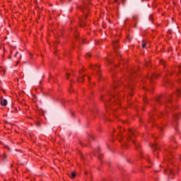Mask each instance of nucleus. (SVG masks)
<instances>
[{
	"instance_id": "obj_19",
	"label": "nucleus",
	"mask_w": 181,
	"mask_h": 181,
	"mask_svg": "<svg viewBox=\"0 0 181 181\" xmlns=\"http://www.w3.org/2000/svg\"><path fill=\"white\" fill-rule=\"evenodd\" d=\"M18 54H19V52H17V54H16V56H18Z\"/></svg>"
},
{
	"instance_id": "obj_30",
	"label": "nucleus",
	"mask_w": 181,
	"mask_h": 181,
	"mask_svg": "<svg viewBox=\"0 0 181 181\" xmlns=\"http://www.w3.org/2000/svg\"><path fill=\"white\" fill-rule=\"evenodd\" d=\"M73 76H74V74H73Z\"/></svg>"
},
{
	"instance_id": "obj_23",
	"label": "nucleus",
	"mask_w": 181,
	"mask_h": 181,
	"mask_svg": "<svg viewBox=\"0 0 181 181\" xmlns=\"http://www.w3.org/2000/svg\"><path fill=\"white\" fill-rule=\"evenodd\" d=\"M152 78V76H150V78Z\"/></svg>"
},
{
	"instance_id": "obj_13",
	"label": "nucleus",
	"mask_w": 181,
	"mask_h": 181,
	"mask_svg": "<svg viewBox=\"0 0 181 181\" xmlns=\"http://www.w3.org/2000/svg\"><path fill=\"white\" fill-rule=\"evenodd\" d=\"M97 76H98L100 77V73H99L98 70H97Z\"/></svg>"
},
{
	"instance_id": "obj_29",
	"label": "nucleus",
	"mask_w": 181,
	"mask_h": 181,
	"mask_svg": "<svg viewBox=\"0 0 181 181\" xmlns=\"http://www.w3.org/2000/svg\"><path fill=\"white\" fill-rule=\"evenodd\" d=\"M117 0H115V2H117Z\"/></svg>"
},
{
	"instance_id": "obj_1",
	"label": "nucleus",
	"mask_w": 181,
	"mask_h": 181,
	"mask_svg": "<svg viewBox=\"0 0 181 181\" xmlns=\"http://www.w3.org/2000/svg\"><path fill=\"white\" fill-rule=\"evenodd\" d=\"M128 141H132L133 144H134L136 149H138V147H139V143H136L134 139H132V137L131 136V134L129 135V137L127 138Z\"/></svg>"
},
{
	"instance_id": "obj_4",
	"label": "nucleus",
	"mask_w": 181,
	"mask_h": 181,
	"mask_svg": "<svg viewBox=\"0 0 181 181\" xmlns=\"http://www.w3.org/2000/svg\"><path fill=\"white\" fill-rule=\"evenodd\" d=\"M71 178H72V179H74V177H76V173L71 172Z\"/></svg>"
},
{
	"instance_id": "obj_20",
	"label": "nucleus",
	"mask_w": 181,
	"mask_h": 181,
	"mask_svg": "<svg viewBox=\"0 0 181 181\" xmlns=\"http://www.w3.org/2000/svg\"><path fill=\"white\" fill-rule=\"evenodd\" d=\"M88 142L90 144V139L88 140Z\"/></svg>"
},
{
	"instance_id": "obj_31",
	"label": "nucleus",
	"mask_w": 181,
	"mask_h": 181,
	"mask_svg": "<svg viewBox=\"0 0 181 181\" xmlns=\"http://www.w3.org/2000/svg\"><path fill=\"white\" fill-rule=\"evenodd\" d=\"M169 177H170V175H169Z\"/></svg>"
},
{
	"instance_id": "obj_14",
	"label": "nucleus",
	"mask_w": 181,
	"mask_h": 181,
	"mask_svg": "<svg viewBox=\"0 0 181 181\" xmlns=\"http://www.w3.org/2000/svg\"><path fill=\"white\" fill-rule=\"evenodd\" d=\"M130 134H132V135H134V132H132V130H129Z\"/></svg>"
},
{
	"instance_id": "obj_15",
	"label": "nucleus",
	"mask_w": 181,
	"mask_h": 181,
	"mask_svg": "<svg viewBox=\"0 0 181 181\" xmlns=\"http://www.w3.org/2000/svg\"><path fill=\"white\" fill-rule=\"evenodd\" d=\"M76 78H77V81H78V82H80V78H79L78 77H77Z\"/></svg>"
},
{
	"instance_id": "obj_28",
	"label": "nucleus",
	"mask_w": 181,
	"mask_h": 181,
	"mask_svg": "<svg viewBox=\"0 0 181 181\" xmlns=\"http://www.w3.org/2000/svg\"><path fill=\"white\" fill-rule=\"evenodd\" d=\"M71 81H73V79H71Z\"/></svg>"
},
{
	"instance_id": "obj_10",
	"label": "nucleus",
	"mask_w": 181,
	"mask_h": 181,
	"mask_svg": "<svg viewBox=\"0 0 181 181\" xmlns=\"http://www.w3.org/2000/svg\"><path fill=\"white\" fill-rule=\"evenodd\" d=\"M66 78L69 80V77H70V74L66 73Z\"/></svg>"
},
{
	"instance_id": "obj_3",
	"label": "nucleus",
	"mask_w": 181,
	"mask_h": 181,
	"mask_svg": "<svg viewBox=\"0 0 181 181\" xmlns=\"http://www.w3.org/2000/svg\"><path fill=\"white\" fill-rule=\"evenodd\" d=\"M151 148H153L154 149H156V151H158V149H159V148H160V146L159 145H158L157 144H153Z\"/></svg>"
},
{
	"instance_id": "obj_16",
	"label": "nucleus",
	"mask_w": 181,
	"mask_h": 181,
	"mask_svg": "<svg viewBox=\"0 0 181 181\" xmlns=\"http://www.w3.org/2000/svg\"><path fill=\"white\" fill-rule=\"evenodd\" d=\"M81 78L82 81H84V78L83 77H82Z\"/></svg>"
},
{
	"instance_id": "obj_18",
	"label": "nucleus",
	"mask_w": 181,
	"mask_h": 181,
	"mask_svg": "<svg viewBox=\"0 0 181 181\" xmlns=\"http://www.w3.org/2000/svg\"><path fill=\"white\" fill-rule=\"evenodd\" d=\"M37 127H40V124L37 123Z\"/></svg>"
},
{
	"instance_id": "obj_22",
	"label": "nucleus",
	"mask_w": 181,
	"mask_h": 181,
	"mask_svg": "<svg viewBox=\"0 0 181 181\" xmlns=\"http://www.w3.org/2000/svg\"><path fill=\"white\" fill-rule=\"evenodd\" d=\"M96 67H99V66H98V65H96Z\"/></svg>"
},
{
	"instance_id": "obj_6",
	"label": "nucleus",
	"mask_w": 181,
	"mask_h": 181,
	"mask_svg": "<svg viewBox=\"0 0 181 181\" xmlns=\"http://www.w3.org/2000/svg\"><path fill=\"white\" fill-rule=\"evenodd\" d=\"M117 43H118V42H117V41H115V42H113V46H114L115 49V47H117Z\"/></svg>"
},
{
	"instance_id": "obj_12",
	"label": "nucleus",
	"mask_w": 181,
	"mask_h": 181,
	"mask_svg": "<svg viewBox=\"0 0 181 181\" xmlns=\"http://www.w3.org/2000/svg\"><path fill=\"white\" fill-rule=\"evenodd\" d=\"M142 47H146V43H144V44L142 45Z\"/></svg>"
},
{
	"instance_id": "obj_24",
	"label": "nucleus",
	"mask_w": 181,
	"mask_h": 181,
	"mask_svg": "<svg viewBox=\"0 0 181 181\" xmlns=\"http://www.w3.org/2000/svg\"><path fill=\"white\" fill-rule=\"evenodd\" d=\"M145 103L146 102V100L144 99Z\"/></svg>"
},
{
	"instance_id": "obj_9",
	"label": "nucleus",
	"mask_w": 181,
	"mask_h": 181,
	"mask_svg": "<svg viewBox=\"0 0 181 181\" xmlns=\"http://www.w3.org/2000/svg\"><path fill=\"white\" fill-rule=\"evenodd\" d=\"M160 64L165 65V60L162 59L160 61Z\"/></svg>"
},
{
	"instance_id": "obj_17",
	"label": "nucleus",
	"mask_w": 181,
	"mask_h": 181,
	"mask_svg": "<svg viewBox=\"0 0 181 181\" xmlns=\"http://www.w3.org/2000/svg\"><path fill=\"white\" fill-rule=\"evenodd\" d=\"M127 39H129V40H131V37H127Z\"/></svg>"
},
{
	"instance_id": "obj_21",
	"label": "nucleus",
	"mask_w": 181,
	"mask_h": 181,
	"mask_svg": "<svg viewBox=\"0 0 181 181\" xmlns=\"http://www.w3.org/2000/svg\"><path fill=\"white\" fill-rule=\"evenodd\" d=\"M6 148H7V149H8V151H10V150H9V148H8V146H6Z\"/></svg>"
},
{
	"instance_id": "obj_26",
	"label": "nucleus",
	"mask_w": 181,
	"mask_h": 181,
	"mask_svg": "<svg viewBox=\"0 0 181 181\" xmlns=\"http://www.w3.org/2000/svg\"><path fill=\"white\" fill-rule=\"evenodd\" d=\"M153 77H155V75H153Z\"/></svg>"
},
{
	"instance_id": "obj_7",
	"label": "nucleus",
	"mask_w": 181,
	"mask_h": 181,
	"mask_svg": "<svg viewBox=\"0 0 181 181\" xmlns=\"http://www.w3.org/2000/svg\"><path fill=\"white\" fill-rule=\"evenodd\" d=\"M2 158L3 159H6V158H8V156H6V154H3Z\"/></svg>"
},
{
	"instance_id": "obj_2",
	"label": "nucleus",
	"mask_w": 181,
	"mask_h": 181,
	"mask_svg": "<svg viewBox=\"0 0 181 181\" xmlns=\"http://www.w3.org/2000/svg\"><path fill=\"white\" fill-rule=\"evenodd\" d=\"M1 105H2L3 107H6V105H8V100H6V99H4L3 100H1Z\"/></svg>"
},
{
	"instance_id": "obj_5",
	"label": "nucleus",
	"mask_w": 181,
	"mask_h": 181,
	"mask_svg": "<svg viewBox=\"0 0 181 181\" xmlns=\"http://www.w3.org/2000/svg\"><path fill=\"white\" fill-rule=\"evenodd\" d=\"M168 173L170 175H173V171L172 170H168Z\"/></svg>"
},
{
	"instance_id": "obj_27",
	"label": "nucleus",
	"mask_w": 181,
	"mask_h": 181,
	"mask_svg": "<svg viewBox=\"0 0 181 181\" xmlns=\"http://www.w3.org/2000/svg\"><path fill=\"white\" fill-rule=\"evenodd\" d=\"M18 63H19V62H17V64H18Z\"/></svg>"
},
{
	"instance_id": "obj_25",
	"label": "nucleus",
	"mask_w": 181,
	"mask_h": 181,
	"mask_svg": "<svg viewBox=\"0 0 181 181\" xmlns=\"http://www.w3.org/2000/svg\"><path fill=\"white\" fill-rule=\"evenodd\" d=\"M72 73H74V71H72Z\"/></svg>"
},
{
	"instance_id": "obj_8",
	"label": "nucleus",
	"mask_w": 181,
	"mask_h": 181,
	"mask_svg": "<svg viewBox=\"0 0 181 181\" xmlns=\"http://www.w3.org/2000/svg\"><path fill=\"white\" fill-rule=\"evenodd\" d=\"M102 158H103V155L98 154V159H99V160H101Z\"/></svg>"
},
{
	"instance_id": "obj_11",
	"label": "nucleus",
	"mask_w": 181,
	"mask_h": 181,
	"mask_svg": "<svg viewBox=\"0 0 181 181\" xmlns=\"http://www.w3.org/2000/svg\"><path fill=\"white\" fill-rule=\"evenodd\" d=\"M91 57V54H90V53H88L87 54H86V59L88 58V57Z\"/></svg>"
}]
</instances>
